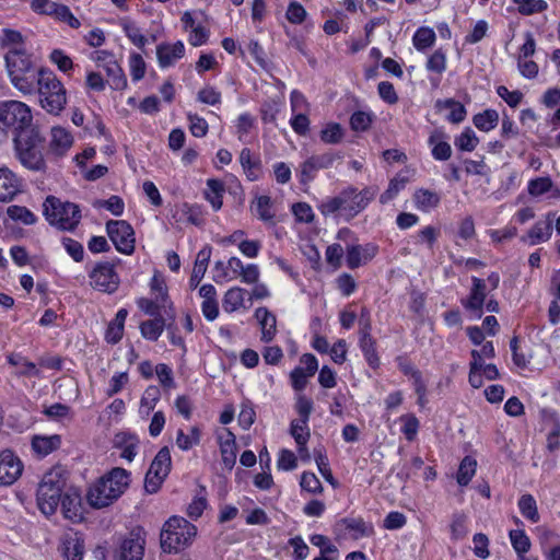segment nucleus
Here are the masks:
<instances>
[{
    "mask_svg": "<svg viewBox=\"0 0 560 560\" xmlns=\"http://www.w3.org/2000/svg\"><path fill=\"white\" fill-rule=\"evenodd\" d=\"M247 291L241 287L230 288L223 296L222 306L225 313H234L244 306Z\"/></svg>",
    "mask_w": 560,
    "mask_h": 560,
    "instance_id": "obj_34",
    "label": "nucleus"
},
{
    "mask_svg": "<svg viewBox=\"0 0 560 560\" xmlns=\"http://www.w3.org/2000/svg\"><path fill=\"white\" fill-rule=\"evenodd\" d=\"M335 160L336 155L330 152L319 155H313L302 164L301 173L303 176L313 178L315 172L331 167Z\"/></svg>",
    "mask_w": 560,
    "mask_h": 560,
    "instance_id": "obj_27",
    "label": "nucleus"
},
{
    "mask_svg": "<svg viewBox=\"0 0 560 560\" xmlns=\"http://www.w3.org/2000/svg\"><path fill=\"white\" fill-rule=\"evenodd\" d=\"M307 423L308 422L302 424L301 419H295L291 422L290 425V433L293 436L300 453L307 451L306 444L310 439V430Z\"/></svg>",
    "mask_w": 560,
    "mask_h": 560,
    "instance_id": "obj_43",
    "label": "nucleus"
},
{
    "mask_svg": "<svg viewBox=\"0 0 560 560\" xmlns=\"http://www.w3.org/2000/svg\"><path fill=\"white\" fill-rule=\"evenodd\" d=\"M36 92L42 107L49 114L59 115L67 104L66 89L51 71L46 70L40 74L36 81Z\"/></svg>",
    "mask_w": 560,
    "mask_h": 560,
    "instance_id": "obj_6",
    "label": "nucleus"
},
{
    "mask_svg": "<svg viewBox=\"0 0 560 560\" xmlns=\"http://www.w3.org/2000/svg\"><path fill=\"white\" fill-rule=\"evenodd\" d=\"M472 287L467 299L462 301V305L471 314L481 317L482 308L487 298V285L483 279L471 277Z\"/></svg>",
    "mask_w": 560,
    "mask_h": 560,
    "instance_id": "obj_15",
    "label": "nucleus"
},
{
    "mask_svg": "<svg viewBox=\"0 0 560 560\" xmlns=\"http://www.w3.org/2000/svg\"><path fill=\"white\" fill-rule=\"evenodd\" d=\"M106 232L115 248L125 255L135 250V232L132 226L125 220H109L106 223Z\"/></svg>",
    "mask_w": 560,
    "mask_h": 560,
    "instance_id": "obj_11",
    "label": "nucleus"
},
{
    "mask_svg": "<svg viewBox=\"0 0 560 560\" xmlns=\"http://www.w3.org/2000/svg\"><path fill=\"white\" fill-rule=\"evenodd\" d=\"M127 316L128 311L126 308H120L116 313L115 318L108 324L105 332V340L108 343L116 345L122 339Z\"/></svg>",
    "mask_w": 560,
    "mask_h": 560,
    "instance_id": "obj_31",
    "label": "nucleus"
},
{
    "mask_svg": "<svg viewBox=\"0 0 560 560\" xmlns=\"http://www.w3.org/2000/svg\"><path fill=\"white\" fill-rule=\"evenodd\" d=\"M197 535V527L180 516L170 517L160 534L163 552L178 553L188 548Z\"/></svg>",
    "mask_w": 560,
    "mask_h": 560,
    "instance_id": "obj_5",
    "label": "nucleus"
},
{
    "mask_svg": "<svg viewBox=\"0 0 560 560\" xmlns=\"http://www.w3.org/2000/svg\"><path fill=\"white\" fill-rule=\"evenodd\" d=\"M0 46L3 49V52L27 49L22 34L18 31L9 28L3 30L0 39Z\"/></svg>",
    "mask_w": 560,
    "mask_h": 560,
    "instance_id": "obj_38",
    "label": "nucleus"
},
{
    "mask_svg": "<svg viewBox=\"0 0 560 560\" xmlns=\"http://www.w3.org/2000/svg\"><path fill=\"white\" fill-rule=\"evenodd\" d=\"M377 189L366 187L358 190L353 186H349L341 190L335 197L324 199L318 210L324 217L338 214L346 221H349L362 212L376 196Z\"/></svg>",
    "mask_w": 560,
    "mask_h": 560,
    "instance_id": "obj_2",
    "label": "nucleus"
},
{
    "mask_svg": "<svg viewBox=\"0 0 560 560\" xmlns=\"http://www.w3.org/2000/svg\"><path fill=\"white\" fill-rule=\"evenodd\" d=\"M0 122L7 136L10 130L18 135L34 128L31 107L16 100L0 102Z\"/></svg>",
    "mask_w": 560,
    "mask_h": 560,
    "instance_id": "obj_8",
    "label": "nucleus"
},
{
    "mask_svg": "<svg viewBox=\"0 0 560 560\" xmlns=\"http://www.w3.org/2000/svg\"><path fill=\"white\" fill-rule=\"evenodd\" d=\"M478 143H479L478 137L476 136L475 131L469 127H466L462 131V133L459 136H457L454 140L455 147L459 151H465V152L474 151L476 149V147L478 145Z\"/></svg>",
    "mask_w": 560,
    "mask_h": 560,
    "instance_id": "obj_49",
    "label": "nucleus"
},
{
    "mask_svg": "<svg viewBox=\"0 0 560 560\" xmlns=\"http://www.w3.org/2000/svg\"><path fill=\"white\" fill-rule=\"evenodd\" d=\"M436 40V35L434 31L430 27H419L413 37L412 44L418 51H423L434 45Z\"/></svg>",
    "mask_w": 560,
    "mask_h": 560,
    "instance_id": "obj_44",
    "label": "nucleus"
},
{
    "mask_svg": "<svg viewBox=\"0 0 560 560\" xmlns=\"http://www.w3.org/2000/svg\"><path fill=\"white\" fill-rule=\"evenodd\" d=\"M517 505H518L521 514L525 518H527L532 523L539 522L540 516L538 513L537 503H536L535 498L532 494H523L518 499Z\"/></svg>",
    "mask_w": 560,
    "mask_h": 560,
    "instance_id": "obj_45",
    "label": "nucleus"
},
{
    "mask_svg": "<svg viewBox=\"0 0 560 560\" xmlns=\"http://www.w3.org/2000/svg\"><path fill=\"white\" fill-rule=\"evenodd\" d=\"M183 30L188 32V43L194 47L205 45L210 36V31L196 21L194 15L186 11L182 15Z\"/></svg>",
    "mask_w": 560,
    "mask_h": 560,
    "instance_id": "obj_18",
    "label": "nucleus"
},
{
    "mask_svg": "<svg viewBox=\"0 0 560 560\" xmlns=\"http://www.w3.org/2000/svg\"><path fill=\"white\" fill-rule=\"evenodd\" d=\"M300 486L303 490L316 494L323 492V486L314 472L304 471L301 476Z\"/></svg>",
    "mask_w": 560,
    "mask_h": 560,
    "instance_id": "obj_63",
    "label": "nucleus"
},
{
    "mask_svg": "<svg viewBox=\"0 0 560 560\" xmlns=\"http://www.w3.org/2000/svg\"><path fill=\"white\" fill-rule=\"evenodd\" d=\"M408 183V178L401 175L395 176L388 184L387 189L381 195L380 202L385 205L393 200Z\"/></svg>",
    "mask_w": 560,
    "mask_h": 560,
    "instance_id": "obj_53",
    "label": "nucleus"
},
{
    "mask_svg": "<svg viewBox=\"0 0 560 560\" xmlns=\"http://www.w3.org/2000/svg\"><path fill=\"white\" fill-rule=\"evenodd\" d=\"M292 213L300 223H312L315 219L314 211L307 202H296L292 206Z\"/></svg>",
    "mask_w": 560,
    "mask_h": 560,
    "instance_id": "obj_60",
    "label": "nucleus"
},
{
    "mask_svg": "<svg viewBox=\"0 0 560 560\" xmlns=\"http://www.w3.org/2000/svg\"><path fill=\"white\" fill-rule=\"evenodd\" d=\"M61 512L63 516L73 523H79L83 520V509L81 495L78 491H67L61 497L60 502Z\"/></svg>",
    "mask_w": 560,
    "mask_h": 560,
    "instance_id": "obj_21",
    "label": "nucleus"
},
{
    "mask_svg": "<svg viewBox=\"0 0 560 560\" xmlns=\"http://www.w3.org/2000/svg\"><path fill=\"white\" fill-rule=\"evenodd\" d=\"M509 536L512 547L518 557L525 555L530 549V539L524 530L512 529Z\"/></svg>",
    "mask_w": 560,
    "mask_h": 560,
    "instance_id": "obj_52",
    "label": "nucleus"
},
{
    "mask_svg": "<svg viewBox=\"0 0 560 560\" xmlns=\"http://www.w3.org/2000/svg\"><path fill=\"white\" fill-rule=\"evenodd\" d=\"M472 122L477 129L488 132L494 129L499 122V114L494 109H486L474 116Z\"/></svg>",
    "mask_w": 560,
    "mask_h": 560,
    "instance_id": "obj_42",
    "label": "nucleus"
},
{
    "mask_svg": "<svg viewBox=\"0 0 560 560\" xmlns=\"http://www.w3.org/2000/svg\"><path fill=\"white\" fill-rule=\"evenodd\" d=\"M467 516L463 513H455L452 517L451 533L455 540L463 539L467 535Z\"/></svg>",
    "mask_w": 560,
    "mask_h": 560,
    "instance_id": "obj_62",
    "label": "nucleus"
},
{
    "mask_svg": "<svg viewBox=\"0 0 560 560\" xmlns=\"http://www.w3.org/2000/svg\"><path fill=\"white\" fill-rule=\"evenodd\" d=\"M91 285L104 293H114L119 287L120 279L115 266L109 261L98 262L90 272Z\"/></svg>",
    "mask_w": 560,
    "mask_h": 560,
    "instance_id": "obj_12",
    "label": "nucleus"
},
{
    "mask_svg": "<svg viewBox=\"0 0 560 560\" xmlns=\"http://www.w3.org/2000/svg\"><path fill=\"white\" fill-rule=\"evenodd\" d=\"M255 318L261 328V341L270 342L277 334V318L267 307H258Z\"/></svg>",
    "mask_w": 560,
    "mask_h": 560,
    "instance_id": "obj_25",
    "label": "nucleus"
},
{
    "mask_svg": "<svg viewBox=\"0 0 560 560\" xmlns=\"http://www.w3.org/2000/svg\"><path fill=\"white\" fill-rule=\"evenodd\" d=\"M527 191L532 197H539L546 192L552 191V197L560 199V189L553 188L550 177H537L528 182Z\"/></svg>",
    "mask_w": 560,
    "mask_h": 560,
    "instance_id": "obj_35",
    "label": "nucleus"
},
{
    "mask_svg": "<svg viewBox=\"0 0 560 560\" xmlns=\"http://www.w3.org/2000/svg\"><path fill=\"white\" fill-rule=\"evenodd\" d=\"M23 464L10 450L0 452V485L10 486L22 475Z\"/></svg>",
    "mask_w": 560,
    "mask_h": 560,
    "instance_id": "obj_14",
    "label": "nucleus"
},
{
    "mask_svg": "<svg viewBox=\"0 0 560 560\" xmlns=\"http://www.w3.org/2000/svg\"><path fill=\"white\" fill-rule=\"evenodd\" d=\"M65 486L61 468H54L44 475L37 489V505L43 514L49 516L56 512Z\"/></svg>",
    "mask_w": 560,
    "mask_h": 560,
    "instance_id": "obj_7",
    "label": "nucleus"
},
{
    "mask_svg": "<svg viewBox=\"0 0 560 560\" xmlns=\"http://www.w3.org/2000/svg\"><path fill=\"white\" fill-rule=\"evenodd\" d=\"M165 318L163 316L154 317L153 319L145 320L140 325V332L144 339L156 341L163 334L166 327Z\"/></svg>",
    "mask_w": 560,
    "mask_h": 560,
    "instance_id": "obj_37",
    "label": "nucleus"
},
{
    "mask_svg": "<svg viewBox=\"0 0 560 560\" xmlns=\"http://www.w3.org/2000/svg\"><path fill=\"white\" fill-rule=\"evenodd\" d=\"M73 137L63 127L56 126L50 130L49 151L55 155H63L72 147Z\"/></svg>",
    "mask_w": 560,
    "mask_h": 560,
    "instance_id": "obj_22",
    "label": "nucleus"
},
{
    "mask_svg": "<svg viewBox=\"0 0 560 560\" xmlns=\"http://www.w3.org/2000/svg\"><path fill=\"white\" fill-rule=\"evenodd\" d=\"M129 375L128 372H117L115 373L108 384V388L106 389V395L112 397L122 390V388L128 384Z\"/></svg>",
    "mask_w": 560,
    "mask_h": 560,
    "instance_id": "obj_64",
    "label": "nucleus"
},
{
    "mask_svg": "<svg viewBox=\"0 0 560 560\" xmlns=\"http://www.w3.org/2000/svg\"><path fill=\"white\" fill-rule=\"evenodd\" d=\"M217 440L224 467L232 469L236 462V440L234 433L229 429H221L217 432Z\"/></svg>",
    "mask_w": 560,
    "mask_h": 560,
    "instance_id": "obj_19",
    "label": "nucleus"
},
{
    "mask_svg": "<svg viewBox=\"0 0 560 560\" xmlns=\"http://www.w3.org/2000/svg\"><path fill=\"white\" fill-rule=\"evenodd\" d=\"M7 214L13 221L21 222L25 225H33L37 221V217L23 206L13 205L8 207Z\"/></svg>",
    "mask_w": 560,
    "mask_h": 560,
    "instance_id": "obj_47",
    "label": "nucleus"
},
{
    "mask_svg": "<svg viewBox=\"0 0 560 560\" xmlns=\"http://www.w3.org/2000/svg\"><path fill=\"white\" fill-rule=\"evenodd\" d=\"M144 539L131 534L122 540L119 549V560H142L144 555Z\"/></svg>",
    "mask_w": 560,
    "mask_h": 560,
    "instance_id": "obj_24",
    "label": "nucleus"
},
{
    "mask_svg": "<svg viewBox=\"0 0 560 560\" xmlns=\"http://www.w3.org/2000/svg\"><path fill=\"white\" fill-rule=\"evenodd\" d=\"M180 212L182 215H185V219L187 222L196 225L201 226L205 222L202 209L199 205H191L188 202H184L180 206L176 207L175 210L172 213V219L176 223L182 222V218H177V213Z\"/></svg>",
    "mask_w": 560,
    "mask_h": 560,
    "instance_id": "obj_30",
    "label": "nucleus"
},
{
    "mask_svg": "<svg viewBox=\"0 0 560 560\" xmlns=\"http://www.w3.org/2000/svg\"><path fill=\"white\" fill-rule=\"evenodd\" d=\"M172 466L171 452L167 446L162 447L145 475L144 488L149 493H155L164 479L167 477Z\"/></svg>",
    "mask_w": 560,
    "mask_h": 560,
    "instance_id": "obj_10",
    "label": "nucleus"
},
{
    "mask_svg": "<svg viewBox=\"0 0 560 560\" xmlns=\"http://www.w3.org/2000/svg\"><path fill=\"white\" fill-rule=\"evenodd\" d=\"M5 71L12 86L22 95H32L36 91V81L45 68L37 65V58L27 49L3 52Z\"/></svg>",
    "mask_w": 560,
    "mask_h": 560,
    "instance_id": "obj_1",
    "label": "nucleus"
},
{
    "mask_svg": "<svg viewBox=\"0 0 560 560\" xmlns=\"http://www.w3.org/2000/svg\"><path fill=\"white\" fill-rule=\"evenodd\" d=\"M120 24L125 35L135 46L142 49L147 45L148 40L136 23L122 20Z\"/></svg>",
    "mask_w": 560,
    "mask_h": 560,
    "instance_id": "obj_50",
    "label": "nucleus"
},
{
    "mask_svg": "<svg viewBox=\"0 0 560 560\" xmlns=\"http://www.w3.org/2000/svg\"><path fill=\"white\" fill-rule=\"evenodd\" d=\"M115 443L119 448H121L120 457L128 462H132L137 455L139 441L131 435L118 434L116 435Z\"/></svg>",
    "mask_w": 560,
    "mask_h": 560,
    "instance_id": "obj_41",
    "label": "nucleus"
},
{
    "mask_svg": "<svg viewBox=\"0 0 560 560\" xmlns=\"http://www.w3.org/2000/svg\"><path fill=\"white\" fill-rule=\"evenodd\" d=\"M92 59L98 67L106 71L115 89L120 90L126 88L127 79L112 52L107 50H96L93 52Z\"/></svg>",
    "mask_w": 560,
    "mask_h": 560,
    "instance_id": "obj_13",
    "label": "nucleus"
},
{
    "mask_svg": "<svg viewBox=\"0 0 560 560\" xmlns=\"http://www.w3.org/2000/svg\"><path fill=\"white\" fill-rule=\"evenodd\" d=\"M428 71L442 74L446 69V55L442 49H436L429 58L425 65Z\"/></svg>",
    "mask_w": 560,
    "mask_h": 560,
    "instance_id": "obj_58",
    "label": "nucleus"
},
{
    "mask_svg": "<svg viewBox=\"0 0 560 560\" xmlns=\"http://www.w3.org/2000/svg\"><path fill=\"white\" fill-rule=\"evenodd\" d=\"M185 45L182 40L175 43H161L156 46V59L162 69L174 67L175 63L184 58Z\"/></svg>",
    "mask_w": 560,
    "mask_h": 560,
    "instance_id": "obj_17",
    "label": "nucleus"
},
{
    "mask_svg": "<svg viewBox=\"0 0 560 560\" xmlns=\"http://www.w3.org/2000/svg\"><path fill=\"white\" fill-rule=\"evenodd\" d=\"M552 234V218L547 215L545 221L536 222L528 231L526 236L522 237L523 242H528L530 245H537L547 242Z\"/></svg>",
    "mask_w": 560,
    "mask_h": 560,
    "instance_id": "obj_26",
    "label": "nucleus"
},
{
    "mask_svg": "<svg viewBox=\"0 0 560 560\" xmlns=\"http://www.w3.org/2000/svg\"><path fill=\"white\" fill-rule=\"evenodd\" d=\"M255 211L260 220L272 222L275 213L271 210V199L268 196H260L255 203Z\"/></svg>",
    "mask_w": 560,
    "mask_h": 560,
    "instance_id": "obj_59",
    "label": "nucleus"
},
{
    "mask_svg": "<svg viewBox=\"0 0 560 560\" xmlns=\"http://www.w3.org/2000/svg\"><path fill=\"white\" fill-rule=\"evenodd\" d=\"M373 121V116L370 113L358 110L350 117V127L352 130L366 131Z\"/></svg>",
    "mask_w": 560,
    "mask_h": 560,
    "instance_id": "obj_57",
    "label": "nucleus"
},
{
    "mask_svg": "<svg viewBox=\"0 0 560 560\" xmlns=\"http://www.w3.org/2000/svg\"><path fill=\"white\" fill-rule=\"evenodd\" d=\"M160 397L161 393L156 386L147 387L141 397L139 412L143 416H149L150 412L155 408Z\"/></svg>",
    "mask_w": 560,
    "mask_h": 560,
    "instance_id": "obj_48",
    "label": "nucleus"
},
{
    "mask_svg": "<svg viewBox=\"0 0 560 560\" xmlns=\"http://www.w3.org/2000/svg\"><path fill=\"white\" fill-rule=\"evenodd\" d=\"M518 5V11L522 14L529 15L537 12H542L548 8L545 0H513Z\"/></svg>",
    "mask_w": 560,
    "mask_h": 560,
    "instance_id": "obj_61",
    "label": "nucleus"
},
{
    "mask_svg": "<svg viewBox=\"0 0 560 560\" xmlns=\"http://www.w3.org/2000/svg\"><path fill=\"white\" fill-rule=\"evenodd\" d=\"M436 107L450 108L451 113L447 116V120L453 124H459L466 117V109H465L464 105H462L459 102L454 101L453 98H448L445 101L439 100L436 102Z\"/></svg>",
    "mask_w": 560,
    "mask_h": 560,
    "instance_id": "obj_46",
    "label": "nucleus"
},
{
    "mask_svg": "<svg viewBox=\"0 0 560 560\" xmlns=\"http://www.w3.org/2000/svg\"><path fill=\"white\" fill-rule=\"evenodd\" d=\"M343 129L337 122L327 124L320 131L319 137L324 143L336 144L343 138Z\"/></svg>",
    "mask_w": 560,
    "mask_h": 560,
    "instance_id": "obj_55",
    "label": "nucleus"
},
{
    "mask_svg": "<svg viewBox=\"0 0 560 560\" xmlns=\"http://www.w3.org/2000/svg\"><path fill=\"white\" fill-rule=\"evenodd\" d=\"M16 176L8 168H0V201L9 202L19 192Z\"/></svg>",
    "mask_w": 560,
    "mask_h": 560,
    "instance_id": "obj_28",
    "label": "nucleus"
},
{
    "mask_svg": "<svg viewBox=\"0 0 560 560\" xmlns=\"http://www.w3.org/2000/svg\"><path fill=\"white\" fill-rule=\"evenodd\" d=\"M30 5L35 13L48 15L55 20L59 13V9L62 7L61 3H57L52 0H32Z\"/></svg>",
    "mask_w": 560,
    "mask_h": 560,
    "instance_id": "obj_54",
    "label": "nucleus"
},
{
    "mask_svg": "<svg viewBox=\"0 0 560 560\" xmlns=\"http://www.w3.org/2000/svg\"><path fill=\"white\" fill-rule=\"evenodd\" d=\"M58 550L65 560H83L84 540L78 532H66L60 538Z\"/></svg>",
    "mask_w": 560,
    "mask_h": 560,
    "instance_id": "obj_16",
    "label": "nucleus"
},
{
    "mask_svg": "<svg viewBox=\"0 0 560 560\" xmlns=\"http://www.w3.org/2000/svg\"><path fill=\"white\" fill-rule=\"evenodd\" d=\"M46 220L60 230L71 231L81 220L79 207L69 201H61L55 196H48L44 201Z\"/></svg>",
    "mask_w": 560,
    "mask_h": 560,
    "instance_id": "obj_9",
    "label": "nucleus"
},
{
    "mask_svg": "<svg viewBox=\"0 0 560 560\" xmlns=\"http://www.w3.org/2000/svg\"><path fill=\"white\" fill-rule=\"evenodd\" d=\"M211 256V248L203 247L197 254L195 265L192 268V272L189 279V284L191 288L198 287L208 268V262Z\"/></svg>",
    "mask_w": 560,
    "mask_h": 560,
    "instance_id": "obj_32",
    "label": "nucleus"
},
{
    "mask_svg": "<svg viewBox=\"0 0 560 560\" xmlns=\"http://www.w3.org/2000/svg\"><path fill=\"white\" fill-rule=\"evenodd\" d=\"M412 199L415 207L423 212H429L436 208L441 200L438 192L424 188L417 189Z\"/></svg>",
    "mask_w": 560,
    "mask_h": 560,
    "instance_id": "obj_33",
    "label": "nucleus"
},
{
    "mask_svg": "<svg viewBox=\"0 0 560 560\" xmlns=\"http://www.w3.org/2000/svg\"><path fill=\"white\" fill-rule=\"evenodd\" d=\"M444 131L435 129L428 138V144L431 148V154L436 161H447L452 155V147L446 141Z\"/></svg>",
    "mask_w": 560,
    "mask_h": 560,
    "instance_id": "obj_23",
    "label": "nucleus"
},
{
    "mask_svg": "<svg viewBox=\"0 0 560 560\" xmlns=\"http://www.w3.org/2000/svg\"><path fill=\"white\" fill-rule=\"evenodd\" d=\"M360 348L368 364L372 369H376L380 365V358L376 352V342L371 332L365 331L360 336Z\"/></svg>",
    "mask_w": 560,
    "mask_h": 560,
    "instance_id": "obj_39",
    "label": "nucleus"
},
{
    "mask_svg": "<svg viewBox=\"0 0 560 560\" xmlns=\"http://www.w3.org/2000/svg\"><path fill=\"white\" fill-rule=\"evenodd\" d=\"M240 163L246 177L250 180H257L260 176V163L258 160L253 159L249 149L244 148L240 153Z\"/></svg>",
    "mask_w": 560,
    "mask_h": 560,
    "instance_id": "obj_40",
    "label": "nucleus"
},
{
    "mask_svg": "<svg viewBox=\"0 0 560 560\" xmlns=\"http://www.w3.org/2000/svg\"><path fill=\"white\" fill-rule=\"evenodd\" d=\"M477 468V462L476 459L466 456L458 468L457 471V482L460 486H467L470 480L472 479Z\"/></svg>",
    "mask_w": 560,
    "mask_h": 560,
    "instance_id": "obj_51",
    "label": "nucleus"
},
{
    "mask_svg": "<svg viewBox=\"0 0 560 560\" xmlns=\"http://www.w3.org/2000/svg\"><path fill=\"white\" fill-rule=\"evenodd\" d=\"M45 138L38 128L34 127L14 137V151L19 162L33 172H45L47 168L44 158Z\"/></svg>",
    "mask_w": 560,
    "mask_h": 560,
    "instance_id": "obj_4",
    "label": "nucleus"
},
{
    "mask_svg": "<svg viewBox=\"0 0 560 560\" xmlns=\"http://www.w3.org/2000/svg\"><path fill=\"white\" fill-rule=\"evenodd\" d=\"M129 483V471L115 467L89 488L86 493L88 503L94 509L106 508L121 497Z\"/></svg>",
    "mask_w": 560,
    "mask_h": 560,
    "instance_id": "obj_3",
    "label": "nucleus"
},
{
    "mask_svg": "<svg viewBox=\"0 0 560 560\" xmlns=\"http://www.w3.org/2000/svg\"><path fill=\"white\" fill-rule=\"evenodd\" d=\"M400 422L402 423L401 432L406 436L408 441H413L417 436L418 430H419V420L417 417L412 413H406L402 415L399 418Z\"/></svg>",
    "mask_w": 560,
    "mask_h": 560,
    "instance_id": "obj_56",
    "label": "nucleus"
},
{
    "mask_svg": "<svg viewBox=\"0 0 560 560\" xmlns=\"http://www.w3.org/2000/svg\"><path fill=\"white\" fill-rule=\"evenodd\" d=\"M225 191L224 184L215 178L207 180V189L205 191V198L210 202L214 211L221 209L223 201V194Z\"/></svg>",
    "mask_w": 560,
    "mask_h": 560,
    "instance_id": "obj_36",
    "label": "nucleus"
},
{
    "mask_svg": "<svg viewBox=\"0 0 560 560\" xmlns=\"http://www.w3.org/2000/svg\"><path fill=\"white\" fill-rule=\"evenodd\" d=\"M378 252V247L375 244L369 243L364 246L361 245H351L347 247L346 250V260L347 266L350 269H355L361 265L366 264L371 259H373Z\"/></svg>",
    "mask_w": 560,
    "mask_h": 560,
    "instance_id": "obj_20",
    "label": "nucleus"
},
{
    "mask_svg": "<svg viewBox=\"0 0 560 560\" xmlns=\"http://www.w3.org/2000/svg\"><path fill=\"white\" fill-rule=\"evenodd\" d=\"M61 445V438L54 435H34L32 438V450L40 457L49 455Z\"/></svg>",
    "mask_w": 560,
    "mask_h": 560,
    "instance_id": "obj_29",
    "label": "nucleus"
}]
</instances>
